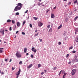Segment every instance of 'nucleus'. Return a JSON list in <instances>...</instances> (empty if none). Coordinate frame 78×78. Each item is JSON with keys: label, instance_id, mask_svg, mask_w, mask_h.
Segmentation results:
<instances>
[{"label": "nucleus", "instance_id": "ea45409f", "mask_svg": "<svg viewBox=\"0 0 78 78\" xmlns=\"http://www.w3.org/2000/svg\"><path fill=\"white\" fill-rule=\"evenodd\" d=\"M30 27H31V28H32V25L31 24H30Z\"/></svg>", "mask_w": 78, "mask_h": 78}, {"label": "nucleus", "instance_id": "4c0bfd02", "mask_svg": "<svg viewBox=\"0 0 78 78\" xmlns=\"http://www.w3.org/2000/svg\"><path fill=\"white\" fill-rule=\"evenodd\" d=\"M69 56V54H67L66 55V57L68 58Z\"/></svg>", "mask_w": 78, "mask_h": 78}, {"label": "nucleus", "instance_id": "a878e982", "mask_svg": "<svg viewBox=\"0 0 78 78\" xmlns=\"http://www.w3.org/2000/svg\"><path fill=\"white\" fill-rule=\"evenodd\" d=\"M66 75H67V73H64V75L63 76H66Z\"/></svg>", "mask_w": 78, "mask_h": 78}, {"label": "nucleus", "instance_id": "e433bc0d", "mask_svg": "<svg viewBox=\"0 0 78 78\" xmlns=\"http://www.w3.org/2000/svg\"><path fill=\"white\" fill-rule=\"evenodd\" d=\"M65 20L66 21V22H67V20H68V19L67 18H66L65 19Z\"/></svg>", "mask_w": 78, "mask_h": 78}, {"label": "nucleus", "instance_id": "bb28decb", "mask_svg": "<svg viewBox=\"0 0 78 78\" xmlns=\"http://www.w3.org/2000/svg\"><path fill=\"white\" fill-rule=\"evenodd\" d=\"M46 14H47L48 13V11H50V10L47 9L46 10Z\"/></svg>", "mask_w": 78, "mask_h": 78}, {"label": "nucleus", "instance_id": "603ef678", "mask_svg": "<svg viewBox=\"0 0 78 78\" xmlns=\"http://www.w3.org/2000/svg\"><path fill=\"white\" fill-rule=\"evenodd\" d=\"M70 4H71V2H69L68 3V5H70Z\"/></svg>", "mask_w": 78, "mask_h": 78}, {"label": "nucleus", "instance_id": "a211bd4d", "mask_svg": "<svg viewBox=\"0 0 78 78\" xmlns=\"http://www.w3.org/2000/svg\"><path fill=\"white\" fill-rule=\"evenodd\" d=\"M25 23H26V21H24L23 23V25H24L25 24Z\"/></svg>", "mask_w": 78, "mask_h": 78}, {"label": "nucleus", "instance_id": "2f4dec72", "mask_svg": "<svg viewBox=\"0 0 78 78\" xmlns=\"http://www.w3.org/2000/svg\"><path fill=\"white\" fill-rule=\"evenodd\" d=\"M56 68L57 67L56 66L55 67H54L53 69L54 70H56Z\"/></svg>", "mask_w": 78, "mask_h": 78}, {"label": "nucleus", "instance_id": "cd10ccee", "mask_svg": "<svg viewBox=\"0 0 78 78\" xmlns=\"http://www.w3.org/2000/svg\"><path fill=\"white\" fill-rule=\"evenodd\" d=\"M16 15H19V13L18 12H16Z\"/></svg>", "mask_w": 78, "mask_h": 78}, {"label": "nucleus", "instance_id": "dca6fc26", "mask_svg": "<svg viewBox=\"0 0 78 78\" xmlns=\"http://www.w3.org/2000/svg\"><path fill=\"white\" fill-rule=\"evenodd\" d=\"M62 27V25H61L58 28V30H59V29H60Z\"/></svg>", "mask_w": 78, "mask_h": 78}, {"label": "nucleus", "instance_id": "8fccbe9b", "mask_svg": "<svg viewBox=\"0 0 78 78\" xmlns=\"http://www.w3.org/2000/svg\"><path fill=\"white\" fill-rule=\"evenodd\" d=\"M5 61H6V62L8 61V59H5Z\"/></svg>", "mask_w": 78, "mask_h": 78}, {"label": "nucleus", "instance_id": "2eb2a0df", "mask_svg": "<svg viewBox=\"0 0 78 78\" xmlns=\"http://www.w3.org/2000/svg\"><path fill=\"white\" fill-rule=\"evenodd\" d=\"M74 1V3H76L77 2H78V0H73Z\"/></svg>", "mask_w": 78, "mask_h": 78}, {"label": "nucleus", "instance_id": "6e6552de", "mask_svg": "<svg viewBox=\"0 0 78 78\" xmlns=\"http://www.w3.org/2000/svg\"><path fill=\"white\" fill-rule=\"evenodd\" d=\"M32 66H33V64H30L29 66L27 67V68L28 69H30V68H31V67H32Z\"/></svg>", "mask_w": 78, "mask_h": 78}, {"label": "nucleus", "instance_id": "5701e85b", "mask_svg": "<svg viewBox=\"0 0 78 78\" xmlns=\"http://www.w3.org/2000/svg\"><path fill=\"white\" fill-rule=\"evenodd\" d=\"M78 16H77L75 18L74 20H75V21H76V19H78Z\"/></svg>", "mask_w": 78, "mask_h": 78}, {"label": "nucleus", "instance_id": "6e6d98bb", "mask_svg": "<svg viewBox=\"0 0 78 78\" xmlns=\"http://www.w3.org/2000/svg\"><path fill=\"white\" fill-rule=\"evenodd\" d=\"M11 61H12V59H10V60L9 61V62H11Z\"/></svg>", "mask_w": 78, "mask_h": 78}, {"label": "nucleus", "instance_id": "774afa93", "mask_svg": "<svg viewBox=\"0 0 78 78\" xmlns=\"http://www.w3.org/2000/svg\"><path fill=\"white\" fill-rule=\"evenodd\" d=\"M5 31H7V32L8 31V30H5Z\"/></svg>", "mask_w": 78, "mask_h": 78}, {"label": "nucleus", "instance_id": "4468645a", "mask_svg": "<svg viewBox=\"0 0 78 78\" xmlns=\"http://www.w3.org/2000/svg\"><path fill=\"white\" fill-rule=\"evenodd\" d=\"M75 32H76V33H77L78 31V28H76L75 29Z\"/></svg>", "mask_w": 78, "mask_h": 78}, {"label": "nucleus", "instance_id": "aec40b11", "mask_svg": "<svg viewBox=\"0 0 78 78\" xmlns=\"http://www.w3.org/2000/svg\"><path fill=\"white\" fill-rule=\"evenodd\" d=\"M75 62H78V59L76 58H75L74 60Z\"/></svg>", "mask_w": 78, "mask_h": 78}, {"label": "nucleus", "instance_id": "1a4fd4ad", "mask_svg": "<svg viewBox=\"0 0 78 78\" xmlns=\"http://www.w3.org/2000/svg\"><path fill=\"white\" fill-rule=\"evenodd\" d=\"M75 41L76 42H78V36H77V37L76 38Z\"/></svg>", "mask_w": 78, "mask_h": 78}, {"label": "nucleus", "instance_id": "423d86ee", "mask_svg": "<svg viewBox=\"0 0 78 78\" xmlns=\"http://www.w3.org/2000/svg\"><path fill=\"white\" fill-rule=\"evenodd\" d=\"M38 26H39V27H42V25H43V23H41V22H39L38 23Z\"/></svg>", "mask_w": 78, "mask_h": 78}, {"label": "nucleus", "instance_id": "7ed1b4c3", "mask_svg": "<svg viewBox=\"0 0 78 78\" xmlns=\"http://www.w3.org/2000/svg\"><path fill=\"white\" fill-rule=\"evenodd\" d=\"M31 50L34 53H36V51H37V50H36V49H35V48L34 47L32 48Z\"/></svg>", "mask_w": 78, "mask_h": 78}, {"label": "nucleus", "instance_id": "c85d7f7f", "mask_svg": "<svg viewBox=\"0 0 78 78\" xmlns=\"http://www.w3.org/2000/svg\"><path fill=\"white\" fill-rule=\"evenodd\" d=\"M38 68H39V67H41V64H38Z\"/></svg>", "mask_w": 78, "mask_h": 78}, {"label": "nucleus", "instance_id": "c9c22d12", "mask_svg": "<svg viewBox=\"0 0 78 78\" xmlns=\"http://www.w3.org/2000/svg\"><path fill=\"white\" fill-rule=\"evenodd\" d=\"M9 30H10V31H11V30H12V29L11 27H10Z\"/></svg>", "mask_w": 78, "mask_h": 78}, {"label": "nucleus", "instance_id": "72a5a7b5", "mask_svg": "<svg viewBox=\"0 0 78 78\" xmlns=\"http://www.w3.org/2000/svg\"><path fill=\"white\" fill-rule=\"evenodd\" d=\"M37 5H38L39 6H40V5H41V3L39 2H38Z\"/></svg>", "mask_w": 78, "mask_h": 78}, {"label": "nucleus", "instance_id": "4be33fe9", "mask_svg": "<svg viewBox=\"0 0 78 78\" xmlns=\"http://www.w3.org/2000/svg\"><path fill=\"white\" fill-rule=\"evenodd\" d=\"M52 31V29L51 28L49 30V32H50V33H51Z\"/></svg>", "mask_w": 78, "mask_h": 78}, {"label": "nucleus", "instance_id": "ddd939ff", "mask_svg": "<svg viewBox=\"0 0 78 78\" xmlns=\"http://www.w3.org/2000/svg\"><path fill=\"white\" fill-rule=\"evenodd\" d=\"M27 50V48H24V53H26Z\"/></svg>", "mask_w": 78, "mask_h": 78}, {"label": "nucleus", "instance_id": "f8f14e48", "mask_svg": "<svg viewBox=\"0 0 78 78\" xmlns=\"http://www.w3.org/2000/svg\"><path fill=\"white\" fill-rule=\"evenodd\" d=\"M38 34H39V32H38L37 34H35V35H34V37H36V36H38Z\"/></svg>", "mask_w": 78, "mask_h": 78}, {"label": "nucleus", "instance_id": "5fc2aeb1", "mask_svg": "<svg viewBox=\"0 0 78 78\" xmlns=\"http://www.w3.org/2000/svg\"><path fill=\"white\" fill-rule=\"evenodd\" d=\"M68 64H71V62H69L68 63Z\"/></svg>", "mask_w": 78, "mask_h": 78}, {"label": "nucleus", "instance_id": "b1692460", "mask_svg": "<svg viewBox=\"0 0 78 78\" xmlns=\"http://www.w3.org/2000/svg\"><path fill=\"white\" fill-rule=\"evenodd\" d=\"M12 22L13 23V24H14L15 23V21L13 20H12Z\"/></svg>", "mask_w": 78, "mask_h": 78}, {"label": "nucleus", "instance_id": "0e129e2a", "mask_svg": "<svg viewBox=\"0 0 78 78\" xmlns=\"http://www.w3.org/2000/svg\"><path fill=\"white\" fill-rule=\"evenodd\" d=\"M15 28H16V25H15Z\"/></svg>", "mask_w": 78, "mask_h": 78}, {"label": "nucleus", "instance_id": "6ab92c4d", "mask_svg": "<svg viewBox=\"0 0 78 78\" xmlns=\"http://www.w3.org/2000/svg\"><path fill=\"white\" fill-rule=\"evenodd\" d=\"M61 73H62V70H61L58 73V75L59 76H60V75L61 74Z\"/></svg>", "mask_w": 78, "mask_h": 78}, {"label": "nucleus", "instance_id": "473e14b6", "mask_svg": "<svg viewBox=\"0 0 78 78\" xmlns=\"http://www.w3.org/2000/svg\"><path fill=\"white\" fill-rule=\"evenodd\" d=\"M22 34H23V35H25V32H22Z\"/></svg>", "mask_w": 78, "mask_h": 78}, {"label": "nucleus", "instance_id": "338daca9", "mask_svg": "<svg viewBox=\"0 0 78 78\" xmlns=\"http://www.w3.org/2000/svg\"><path fill=\"white\" fill-rule=\"evenodd\" d=\"M65 78V76H63V78Z\"/></svg>", "mask_w": 78, "mask_h": 78}, {"label": "nucleus", "instance_id": "e2e57ef3", "mask_svg": "<svg viewBox=\"0 0 78 78\" xmlns=\"http://www.w3.org/2000/svg\"><path fill=\"white\" fill-rule=\"evenodd\" d=\"M67 0H63L64 2H66V1H67Z\"/></svg>", "mask_w": 78, "mask_h": 78}, {"label": "nucleus", "instance_id": "f3484780", "mask_svg": "<svg viewBox=\"0 0 78 78\" xmlns=\"http://www.w3.org/2000/svg\"><path fill=\"white\" fill-rule=\"evenodd\" d=\"M73 48V46H72L71 47H70L69 48V50H72Z\"/></svg>", "mask_w": 78, "mask_h": 78}, {"label": "nucleus", "instance_id": "052dcab7", "mask_svg": "<svg viewBox=\"0 0 78 78\" xmlns=\"http://www.w3.org/2000/svg\"><path fill=\"white\" fill-rule=\"evenodd\" d=\"M29 55V54H28V53H27L26 54V55Z\"/></svg>", "mask_w": 78, "mask_h": 78}, {"label": "nucleus", "instance_id": "c756f323", "mask_svg": "<svg viewBox=\"0 0 78 78\" xmlns=\"http://www.w3.org/2000/svg\"><path fill=\"white\" fill-rule=\"evenodd\" d=\"M2 52H3V51L0 50V53H2Z\"/></svg>", "mask_w": 78, "mask_h": 78}, {"label": "nucleus", "instance_id": "69168bd1", "mask_svg": "<svg viewBox=\"0 0 78 78\" xmlns=\"http://www.w3.org/2000/svg\"><path fill=\"white\" fill-rule=\"evenodd\" d=\"M4 43H5V44H6V41H4Z\"/></svg>", "mask_w": 78, "mask_h": 78}, {"label": "nucleus", "instance_id": "37998d69", "mask_svg": "<svg viewBox=\"0 0 78 78\" xmlns=\"http://www.w3.org/2000/svg\"><path fill=\"white\" fill-rule=\"evenodd\" d=\"M31 58H33V55H31Z\"/></svg>", "mask_w": 78, "mask_h": 78}, {"label": "nucleus", "instance_id": "13d9d810", "mask_svg": "<svg viewBox=\"0 0 78 78\" xmlns=\"http://www.w3.org/2000/svg\"><path fill=\"white\" fill-rule=\"evenodd\" d=\"M0 49H1V50H3V48H0Z\"/></svg>", "mask_w": 78, "mask_h": 78}, {"label": "nucleus", "instance_id": "39448f33", "mask_svg": "<svg viewBox=\"0 0 78 78\" xmlns=\"http://www.w3.org/2000/svg\"><path fill=\"white\" fill-rule=\"evenodd\" d=\"M20 69H19V71L17 72V73L16 74V78H17L19 77V75L20 74Z\"/></svg>", "mask_w": 78, "mask_h": 78}, {"label": "nucleus", "instance_id": "a19ab883", "mask_svg": "<svg viewBox=\"0 0 78 78\" xmlns=\"http://www.w3.org/2000/svg\"><path fill=\"white\" fill-rule=\"evenodd\" d=\"M28 10H27L26 12H25V13H27L28 12Z\"/></svg>", "mask_w": 78, "mask_h": 78}, {"label": "nucleus", "instance_id": "f257e3e1", "mask_svg": "<svg viewBox=\"0 0 78 78\" xmlns=\"http://www.w3.org/2000/svg\"><path fill=\"white\" fill-rule=\"evenodd\" d=\"M23 5L21 3H18L17 4V6L15 7L14 9V11H17L18 10H20L21 8H22Z\"/></svg>", "mask_w": 78, "mask_h": 78}, {"label": "nucleus", "instance_id": "c03bdc74", "mask_svg": "<svg viewBox=\"0 0 78 78\" xmlns=\"http://www.w3.org/2000/svg\"><path fill=\"white\" fill-rule=\"evenodd\" d=\"M44 74V72H42L41 73V75H43Z\"/></svg>", "mask_w": 78, "mask_h": 78}, {"label": "nucleus", "instance_id": "f03ea898", "mask_svg": "<svg viewBox=\"0 0 78 78\" xmlns=\"http://www.w3.org/2000/svg\"><path fill=\"white\" fill-rule=\"evenodd\" d=\"M16 56H17V58H21V55L19 53L17 52L16 54Z\"/></svg>", "mask_w": 78, "mask_h": 78}, {"label": "nucleus", "instance_id": "864d4df0", "mask_svg": "<svg viewBox=\"0 0 78 78\" xmlns=\"http://www.w3.org/2000/svg\"><path fill=\"white\" fill-rule=\"evenodd\" d=\"M56 7L55 6V7H54L53 8V9H56Z\"/></svg>", "mask_w": 78, "mask_h": 78}, {"label": "nucleus", "instance_id": "393cba45", "mask_svg": "<svg viewBox=\"0 0 78 78\" xmlns=\"http://www.w3.org/2000/svg\"><path fill=\"white\" fill-rule=\"evenodd\" d=\"M34 19L35 20H37V18H36V17H34Z\"/></svg>", "mask_w": 78, "mask_h": 78}, {"label": "nucleus", "instance_id": "49530a36", "mask_svg": "<svg viewBox=\"0 0 78 78\" xmlns=\"http://www.w3.org/2000/svg\"><path fill=\"white\" fill-rule=\"evenodd\" d=\"M15 69V68H14V67H12V70H14Z\"/></svg>", "mask_w": 78, "mask_h": 78}, {"label": "nucleus", "instance_id": "680f3d73", "mask_svg": "<svg viewBox=\"0 0 78 78\" xmlns=\"http://www.w3.org/2000/svg\"><path fill=\"white\" fill-rule=\"evenodd\" d=\"M39 2H41L42 1V0H39Z\"/></svg>", "mask_w": 78, "mask_h": 78}, {"label": "nucleus", "instance_id": "3c124183", "mask_svg": "<svg viewBox=\"0 0 78 78\" xmlns=\"http://www.w3.org/2000/svg\"><path fill=\"white\" fill-rule=\"evenodd\" d=\"M19 33V31H17L16 32V34H17Z\"/></svg>", "mask_w": 78, "mask_h": 78}, {"label": "nucleus", "instance_id": "f704fd0d", "mask_svg": "<svg viewBox=\"0 0 78 78\" xmlns=\"http://www.w3.org/2000/svg\"><path fill=\"white\" fill-rule=\"evenodd\" d=\"M73 53H76V51H73Z\"/></svg>", "mask_w": 78, "mask_h": 78}, {"label": "nucleus", "instance_id": "de8ad7c7", "mask_svg": "<svg viewBox=\"0 0 78 78\" xmlns=\"http://www.w3.org/2000/svg\"><path fill=\"white\" fill-rule=\"evenodd\" d=\"M62 73H65V71L63 70L62 71Z\"/></svg>", "mask_w": 78, "mask_h": 78}, {"label": "nucleus", "instance_id": "09e8293b", "mask_svg": "<svg viewBox=\"0 0 78 78\" xmlns=\"http://www.w3.org/2000/svg\"><path fill=\"white\" fill-rule=\"evenodd\" d=\"M75 59H76V58H77V56H76V55H75Z\"/></svg>", "mask_w": 78, "mask_h": 78}, {"label": "nucleus", "instance_id": "20e7f679", "mask_svg": "<svg viewBox=\"0 0 78 78\" xmlns=\"http://www.w3.org/2000/svg\"><path fill=\"white\" fill-rule=\"evenodd\" d=\"M76 73V70L73 69L72 72V75H74Z\"/></svg>", "mask_w": 78, "mask_h": 78}, {"label": "nucleus", "instance_id": "9d476101", "mask_svg": "<svg viewBox=\"0 0 78 78\" xmlns=\"http://www.w3.org/2000/svg\"><path fill=\"white\" fill-rule=\"evenodd\" d=\"M4 31H5V30H3L2 31V30L0 31V33H2V34L3 35H4Z\"/></svg>", "mask_w": 78, "mask_h": 78}, {"label": "nucleus", "instance_id": "a18cd8bd", "mask_svg": "<svg viewBox=\"0 0 78 78\" xmlns=\"http://www.w3.org/2000/svg\"><path fill=\"white\" fill-rule=\"evenodd\" d=\"M61 43L60 42H58V44L60 45H61Z\"/></svg>", "mask_w": 78, "mask_h": 78}, {"label": "nucleus", "instance_id": "7c9ffc66", "mask_svg": "<svg viewBox=\"0 0 78 78\" xmlns=\"http://www.w3.org/2000/svg\"><path fill=\"white\" fill-rule=\"evenodd\" d=\"M22 61H20L19 62V64L21 65L22 64Z\"/></svg>", "mask_w": 78, "mask_h": 78}, {"label": "nucleus", "instance_id": "412c9836", "mask_svg": "<svg viewBox=\"0 0 78 78\" xmlns=\"http://www.w3.org/2000/svg\"><path fill=\"white\" fill-rule=\"evenodd\" d=\"M7 22H11V20H8Z\"/></svg>", "mask_w": 78, "mask_h": 78}, {"label": "nucleus", "instance_id": "58836bf2", "mask_svg": "<svg viewBox=\"0 0 78 78\" xmlns=\"http://www.w3.org/2000/svg\"><path fill=\"white\" fill-rule=\"evenodd\" d=\"M39 40L41 42H42V39H39Z\"/></svg>", "mask_w": 78, "mask_h": 78}, {"label": "nucleus", "instance_id": "bf43d9fd", "mask_svg": "<svg viewBox=\"0 0 78 78\" xmlns=\"http://www.w3.org/2000/svg\"><path fill=\"white\" fill-rule=\"evenodd\" d=\"M37 30H36L35 31V33H36V32H37Z\"/></svg>", "mask_w": 78, "mask_h": 78}, {"label": "nucleus", "instance_id": "0eeeda50", "mask_svg": "<svg viewBox=\"0 0 78 78\" xmlns=\"http://www.w3.org/2000/svg\"><path fill=\"white\" fill-rule=\"evenodd\" d=\"M17 25L18 27L20 26V23H19V22H18L17 23Z\"/></svg>", "mask_w": 78, "mask_h": 78}, {"label": "nucleus", "instance_id": "4d7b16f0", "mask_svg": "<svg viewBox=\"0 0 78 78\" xmlns=\"http://www.w3.org/2000/svg\"><path fill=\"white\" fill-rule=\"evenodd\" d=\"M44 71L45 72V73H46V72H47V70H44Z\"/></svg>", "mask_w": 78, "mask_h": 78}, {"label": "nucleus", "instance_id": "79ce46f5", "mask_svg": "<svg viewBox=\"0 0 78 78\" xmlns=\"http://www.w3.org/2000/svg\"><path fill=\"white\" fill-rule=\"evenodd\" d=\"M50 27V25H48L47 26L48 28H49Z\"/></svg>", "mask_w": 78, "mask_h": 78}, {"label": "nucleus", "instance_id": "9b49d317", "mask_svg": "<svg viewBox=\"0 0 78 78\" xmlns=\"http://www.w3.org/2000/svg\"><path fill=\"white\" fill-rule=\"evenodd\" d=\"M55 17V15L54 14H53V13L51 14V18H54Z\"/></svg>", "mask_w": 78, "mask_h": 78}]
</instances>
